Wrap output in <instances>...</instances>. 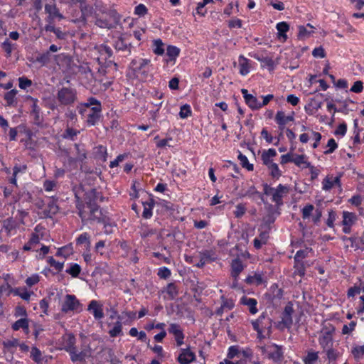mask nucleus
<instances>
[{"mask_svg":"<svg viewBox=\"0 0 364 364\" xmlns=\"http://www.w3.org/2000/svg\"><path fill=\"white\" fill-rule=\"evenodd\" d=\"M195 360V354L189 348L182 349L178 357V361L181 364H189Z\"/></svg>","mask_w":364,"mask_h":364,"instance_id":"20","label":"nucleus"},{"mask_svg":"<svg viewBox=\"0 0 364 364\" xmlns=\"http://www.w3.org/2000/svg\"><path fill=\"white\" fill-rule=\"evenodd\" d=\"M73 252V249L72 245H68L59 248L56 252V256L63 257L66 258L72 255Z\"/></svg>","mask_w":364,"mask_h":364,"instance_id":"43","label":"nucleus"},{"mask_svg":"<svg viewBox=\"0 0 364 364\" xmlns=\"http://www.w3.org/2000/svg\"><path fill=\"white\" fill-rule=\"evenodd\" d=\"M350 353L356 361L364 358V345L353 344L350 349Z\"/></svg>","mask_w":364,"mask_h":364,"instance_id":"29","label":"nucleus"},{"mask_svg":"<svg viewBox=\"0 0 364 364\" xmlns=\"http://www.w3.org/2000/svg\"><path fill=\"white\" fill-rule=\"evenodd\" d=\"M98 53H100L102 58L107 60L112 56L113 52L112 48L105 44H101L96 47Z\"/></svg>","mask_w":364,"mask_h":364,"instance_id":"30","label":"nucleus"},{"mask_svg":"<svg viewBox=\"0 0 364 364\" xmlns=\"http://www.w3.org/2000/svg\"><path fill=\"white\" fill-rule=\"evenodd\" d=\"M18 93V90L16 89H13L4 95V100L6 102V106L9 107H16L17 105L16 95Z\"/></svg>","mask_w":364,"mask_h":364,"instance_id":"26","label":"nucleus"},{"mask_svg":"<svg viewBox=\"0 0 364 364\" xmlns=\"http://www.w3.org/2000/svg\"><path fill=\"white\" fill-rule=\"evenodd\" d=\"M168 332L174 336L178 346H181L183 343L184 334L179 324L171 323Z\"/></svg>","mask_w":364,"mask_h":364,"instance_id":"13","label":"nucleus"},{"mask_svg":"<svg viewBox=\"0 0 364 364\" xmlns=\"http://www.w3.org/2000/svg\"><path fill=\"white\" fill-rule=\"evenodd\" d=\"M153 52L158 55L164 53V44L161 39H156L153 41Z\"/></svg>","mask_w":364,"mask_h":364,"instance_id":"44","label":"nucleus"},{"mask_svg":"<svg viewBox=\"0 0 364 364\" xmlns=\"http://www.w3.org/2000/svg\"><path fill=\"white\" fill-rule=\"evenodd\" d=\"M268 359L274 363H281L284 360V351L282 346L275 343L270 344L269 353Z\"/></svg>","mask_w":364,"mask_h":364,"instance_id":"8","label":"nucleus"},{"mask_svg":"<svg viewBox=\"0 0 364 364\" xmlns=\"http://www.w3.org/2000/svg\"><path fill=\"white\" fill-rule=\"evenodd\" d=\"M33 104L31 105V115L33 118V123L38 126L42 124V117H41V108L38 105L37 99L31 98Z\"/></svg>","mask_w":364,"mask_h":364,"instance_id":"19","label":"nucleus"},{"mask_svg":"<svg viewBox=\"0 0 364 364\" xmlns=\"http://www.w3.org/2000/svg\"><path fill=\"white\" fill-rule=\"evenodd\" d=\"M58 99L63 105H69L75 100V92L71 88L63 87L58 92Z\"/></svg>","mask_w":364,"mask_h":364,"instance_id":"7","label":"nucleus"},{"mask_svg":"<svg viewBox=\"0 0 364 364\" xmlns=\"http://www.w3.org/2000/svg\"><path fill=\"white\" fill-rule=\"evenodd\" d=\"M231 268V275L235 280H237L239 274L244 269L242 261L239 259H233L232 262Z\"/></svg>","mask_w":364,"mask_h":364,"instance_id":"24","label":"nucleus"},{"mask_svg":"<svg viewBox=\"0 0 364 364\" xmlns=\"http://www.w3.org/2000/svg\"><path fill=\"white\" fill-rule=\"evenodd\" d=\"M293 307L291 305H287L282 313V323L287 328H290L293 323L292 313Z\"/></svg>","mask_w":364,"mask_h":364,"instance_id":"22","label":"nucleus"},{"mask_svg":"<svg viewBox=\"0 0 364 364\" xmlns=\"http://www.w3.org/2000/svg\"><path fill=\"white\" fill-rule=\"evenodd\" d=\"M18 85L21 89H26L32 85V81L25 77L18 78Z\"/></svg>","mask_w":364,"mask_h":364,"instance_id":"61","label":"nucleus"},{"mask_svg":"<svg viewBox=\"0 0 364 364\" xmlns=\"http://www.w3.org/2000/svg\"><path fill=\"white\" fill-rule=\"evenodd\" d=\"M82 311V304L73 294H67L61 305V311L64 314L69 312L79 313Z\"/></svg>","mask_w":364,"mask_h":364,"instance_id":"4","label":"nucleus"},{"mask_svg":"<svg viewBox=\"0 0 364 364\" xmlns=\"http://www.w3.org/2000/svg\"><path fill=\"white\" fill-rule=\"evenodd\" d=\"M122 325L120 321H117L114 323V326L109 331V334L111 337H116L122 333Z\"/></svg>","mask_w":364,"mask_h":364,"instance_id":"48","label":"nucleus"},{"mask_svg":"<svg viewBox=\"0 0 364 364\" xmlns=\"http://www.w3.org/2000/svg\"><path fill=\"white\" fill-rule=\"evenodd\" d=\"M102 107H93L90 109L87 123L89 126H95L100 119Z\"/></svg>","mask_w":364,"mask_h":364,"instance_id":"15","label":"nucleus"},{"mask_svg":"<svg viewBox=\"0 0 364 364\" xmlns=\"http://www.w3.org/2000/svg\"><path fill=\"white\" fill-rule=\"evenodd\" d=\"M268 168L270 171V175L273 178H279L281 176V171L279 170L278 165L276 163L271 164V166H269Z\"/></svg>","mask_w":364,"mask_h":364,"instance_id":"54","label":"nucleus"},{"mask_svg":"<svg viewBox=\"0 0 364 364\" xmlns=\"http://www.w3.org/2000/svg\"><path fill=\"white\" fill-rule=\"evenodd\" d=\"M114 48L117 50L127 52L128 55L131 53V43L127 44L122 37L115 41Z\"/></svg>","mask_w":364,"mask_h":364,"instance_id":"27","label":"nucleus"},{"mask_svg":"<svg viewBox=\"0 0 364 364\" xmlns=\"http://www.w3.org/2000/svg\"><path fill=\"white\" fill-rule=\"evenodd\" d=\"M180 49L173 46H168L166 48V55L169 57L170 60H174L179 55Z\"/></svg>","mask_w":364,"mask_h":364,"instance_id":"46","label":"nucleus"},{"mask_svg":"<svg viewBox=\"0 0 364 364\" xmlns=\"http://www.w3.org/2000/svg\"><path fill=\"white\" fill-rule=\"evenodd\" d=\"M76 339L73 334H68L65 338L64 349L68 352L74 350L75 347Z\"/></svg>","mask_w":364,"mask_h":364,"instance_id":"37","label":"nucleus"},{"mask_svg":"<svg viewBox=\"0 0 364 364\" xmlns=\"http://www.w3.org/2000/svg\"><path fill=\"white\" fill-rule=\"evenodd\" d=\"M277 31H278V36L279 38H283L284 41H286L287 38V36L286 35V33L289 29V26L287 22L282 21L279 22L277 24L276 26Z\"/></svg>","mask_w":364,"mask_h":364,"instance_id":"36","label":"nucleus"},{"mask_svg":"<svg viewBox=\"0 0 364 364\" xmlns=\"http://www.w3.org/2000/svg\"><path fill=\"white\" fill-rule=\"evenodd\" d=\"M150 60L144 58H135L129 65L130 77L139 80H146L150 71Z\"/></svg>","mask_w":364,"mask_h":364,"instance_id":"1","label":"nucleus"},{"mask_svg":"<svg viewBox=\"0 0 364 364\" xmlns=\"http://www.w3.org/2000/svg\"><path fill=\"white\" fill-rule=\"evenodd\" d=\"M255 58L262 63L263 68H267L269 70L274 69V61L271 58L255 55Z\"/></svg>","mask_w":364,"mask_h":364,"instance_id":"41","label":"nucleus"},{"mask_svg":"<svg viewBox=\"0 0 364 364\" xmlns=\"http://www.w3.org/2000/svg\"><path fill=\"white\" fill-rule=\"evenodd\" d=\"M294 276H299L302 277L305 274V267L303 262H295Z\"/></svg>","mask_w":364,"mask_h":364,"instance_id":"52","label":"nucleus"},{"mask_svg":"<svg viewBox=\"0 0 364 364\" xmlns=\"http://www.w3.org/2000/svg\"><path fill=\"white\" fill-rule=\"evenodd\" d=\"M341 175L338 174L336 176H333V175H328L323 180V189L324 191H329L335 186H340V178Z\"/></svg>","mask_w":364,"mask_h":364,"instance_id":"17","label":"nucleus"},{"mask_svg":"<svg viewBox=\"0 0 364 364\" xmlns=\"http://www.w3.org/2000/svg\"><path fill=\"white\" fill-rule=\"evenodd\" d=\"M81 267L77 263H71L68 269H66V273L71 275L73 277H77L81 272Z\"/></svg>","mask_w":364,"mask_h":364,"instance_id":"45","label":"nucleus"},{"mask_svg":"<svg viewBox=\"0 0 364 364\" xmlns=\"http://www.w3.org/2000/svg\"><path fill=\"white\" fill-rule=\"evenodd\" d=\"M245 103L252 110L259 109L261 108L260 102L258 101L257 98L252 95L246 97Z\"/></svg>","mask_w":364,"mask_h":364,"instance_id":"40","label":"nucleus"},{"mask_svg":"<svg viewBox=\"0 0 364 364\" xmlns=\"http://www.w3.org/2000/svg\"><path fill=\"white\" fill-rule=\"evenodd\" d=\"M356 314L358 315H362L364 314V297L360 296L358 304L355 307Z\"/></svg>","mask_w":364,"mask_h":364,"instance_id":"64","label":"nucleus"},{"mask_svg":"<svg viewBox=\"0 0 364 364\" xmlns=\"http://www.w3.org/2000/svg\"><path fill=\"white\" fill-rule=\"evenodd\" d=\"M314 27L311 26L310 23H308L306 26H299V33L298 38L299 39H305L310 36V35L314 33Z\"/></svg>","mask_w":364,"mask_h":364,"instance_id":"28","label":"nucleus"},{"mask_svg":"<svg viewBox=\"0 0 364 364\" xmlns=\"http://www.w3.org/2000/svg\"><path fill=\"white\" fill-rule=\"evenodd\" d=\"M75 148L77 151L76 161H83L87 158V154L84 149H81L79 144H75Z\"/></svg>","mask_w":364,"mask_h":364,"instance_id":"56","label":"nucleus"},{"mask_svg":"<svg viewBox=\"0 0 364 364\" xmlns=\"http://www.w3.org/2000/svg\"><path fill=\"white\" fill-rule=\"evenodd\" d=\"M252 325L254 330L257 332V335L260 336L264 329L269 331L272 328V321L269 318H267L265 313H262L257 319L252 321Z\"/></svg>","mask_w":364,"mask_h":364,"instance_id":"6","label":"nucleus"},{"mask_svg":"<svg viewBox=\"0 0 364 364\" xmlns=\"http://www.w3.org/2000/svg\"><path fill=\"white\" fill-rule=\"evenodd\" d=\"M155 201L153 198H149L148 201L142 202L144 210L142 217L145 219H149L152 216V209L154 206Z\"/></svg>","mask_w":364,"mask_h":364,"instance_id":"25","label":"nucleus"},{"mask_svg":"<svg viewBox=\"0 0 364 364\" xmlns=\"http://www.w3.org/2000/svg\"><path fill=\"white\" fill-rule=\"evenodd\" d=\"M357 220V216L353 213L343 211V232L349 233L350 227L355 223Z\"/></svg>","mask_w":364,"mask_h":364,"instance_id":"12","label":"nucleus"},{"mask_svg":"<svg viewBox=\"0 0 364 364\" xmlns=\"http://www.w3.org/2000/svg\"><path fill=\"white\" fill-rule=\"evenodd\" d=\"M361 240L358 237H343V244L347 250H357L360 248Z\"/></svg>","mask_w":364,"mask_h":364,"instance_id":"16","label":"nucleus"},{"mask_svg":"<svg viewBox=\"0 0 364 364\" xmlns=\"http://www.w3.org/2000/svg\"><path fill=\"white\" fill-rule=\"evenodd\" d=\"M256 196L262 201H264L263 194L257 191V190L254 186H250L244 194V196L250 198H254Z\"/></svg>","mask_w":364,"mask_h":364,"instance_id":"49","label":"nucleus"},{"mask_svg":"<svg viewBox=\"0 0 364 364\" xmlns=\"http://www.w3.org/2000/svg\"><path fill=\"white\" fill-rule=\"evenodd\" d=\"M292 162L294 163L297 166L301 168L310 167V163L306 160V156L301 155H293Z\"/></svg>","mask_w":364,"mask_h":364,"instance_id":"38","label":"nucleus"},{"mask_svg":"<svg viewBox=\"0 0 364 364\" xmlns=\"http://www.w3.org/2000/svg\"><path fill=\"white\" fill-rule=\"evenodd\" d=\"M96 156L98 159L102 160L103 161H105L107 160V149L104 146H98L96 147Z\"/></svg>","mask_w":364,"mask_h":364,"instance_id":"53","label":"nucleus"},{"mask_svg":"<svg viewBox=\"0 0 364 364\" xmlns=\"http://www.w3.org/2000/svg\"><path fill=\"white\" fill-rule=\"evenodd\" d=\"M164 291L168 295L170 299H175L178 294V289L174 283H169Z\"/></svg>","mask_w":364,"mask_h":364,"instance_id":"42","label":"nucleus"},{"mask_svg":"<svg viewBox=\"0 0 364 364\" xmlns=\"http://www.w3.org/2000/svg\"><path fill=\"white\" fill-rule=\"evenodd\" d=\"M12 328L14 331H18L21 328L28 332V320L26 318H21L17 320L12 324Z\"/></svg>","mask_w":364,"mask_h":364,"instance_id":"39","label":"nucleus"},{"mask_svg":"<svg viewBox=\"0 0 364 364\" xmlns=\"http://www.w3.org/2000/svg\"><path fill=\"white\" fill-rule=\"evenodd\" d=\"M238 159L240 161V164L243 168H247L248 171L253 170V165L250 164L246 156L243 155L241 152L239 153Z\"/></svg>","mask_w":364,"mask_h":364,"instance_id":"50","label":"nucleus"},{"mask_svg":"<svg viewBox=\"0 0 364 364\" xmlns=\"http://www.w3.org/2000/svg\"><path fill=\"white\" fill-rule=\"evenodd\" d=\"M262 186L264 195L271 196L272 201L275 203L277 207L283 205V198L289 191V188L287 186L279 184L276 188H274L267 183H264Z\"/></svg>","mask_w":364,"mask_h":364,"instance_id":"2","label":"nucleus"},{"mask_svg":"<svg viewBox=\"0 0 364 364\" xmlns=\"http://www.w3.org/2000/svg\"><path fill=\"white\" fill-rule=\"evenodd\" d=\"M58 206L54 200H49L48 203L45 205V208L38 213L41 218H52L58 212Z\"/></svg>","mask_w":364,"mask_h":364,"instance_id":"10","label":"nucleus"},{"mask_svg":"<svg viewBox=\"0 0 364 364\" xmlns=\"http://www.w3.org/2000/svg\"><path fill=\"white\" fill-rule=\"evenodd\" d=\"M88 208L90 210V213L88 217L86 216L85 213L82 210H79V216L81 218L82 221L90 220L92 221H97L100 223H105V218L103 216L102 211L100 210L97 205L94 204V206H90Z\"/></svg>","mask_w":364,"mask_h":364,"instance_id":"5","label":"nucleus"},{"mask_svg":"<svg viewBox=\"0 0 364 364\" xmlns=\"http://www.w3.org/2000/svg\"><path fill=\"white\" fill-rule=\"evenodd\" d=\"M48 262L58 272H60L63 269L64 263L56 261L53 257H48Z\"/></svg>","mask_w":364,"mask_h":364,"instance_id":"55","label":"nucleus"},{"mask_svg":"<svg viewBox=\"0 0 364 364\" xmlns=\"http://www.w3.org/2000/svg\"><path fill=\"white\" fill-rule=\"evenodd\" d=\"M3 225L4 228L8 233H9L12 230H14L16 228L15 221L12 218L5 220L4 221Z\"/></svg>","mask_w":364,"mask_h":364,"instance_id":"59","label":"nucleus"},{"mask_svg":"<svg viewBox=\"0 0 364 364\" xmlns=\"http://www.w3.org/2000/svg\"><path fill=\"white\" fill-rule=\"evenodd\" d=\"M85 200L87 206L90 207L94 206V204L97 205L99 201H103L104 197L101 196L100 192L93 188L86 193Z\"/></svg>","mask_w":364,"mask_h":364,"instance_id":"14","label":"nucleus"},{"mask_svg":"<svg viewBox=\"0 0 364 364\" xmlns=\"http://www.w3.org/2000/svg\"><path fill=\"white\" fill-rule=\"evenodd\" d=\"M264 275L263 272H255L253 275H249L245 279V282L248 284L260 285L266 282Z\"/></svg>","mask_w":364,"mask_h":364,"instance_id":"21","label":"nucleus"},{"mask_svg":"<svg viewBox=\"0 0 364 364\" xmlns=\"http://www.w3.org/2000/svg\"><path fill=\"white\" fill-rule=\"evenodd\" d=\"M80 133L79 131L73 128L68 127L63 134L64 139L74 140L75 137Z\"/></svg>","mask_w":364,"mask_h":364,"instance_id":"51","label":"nucleus"},{"mask_svg":"<svg viewBox=\"0 0 364 364\" xmlns=\"http://www.w3.org/2000/svg\"><path fill=\"white\" fill-rule=\"evenodd\" d=\"M31 358L36 362L40 363L42 360L41 352L36 347H33L31 352Z\"/></svg>","mask_w":364,"mask_h":364,"instance_id":"57","label":"nucleus"},{"mask_svg":"<svg viewBox=\"0 0 364 364\" xmlns=\"http://www.w3.org/2000/svg\"><path fill=\"white\" fill-rule=\"evenodd\" d=\"M240 303L249 307V311L252 314H255L257 312V301L255 299L248 298L243 296L240 299Z\"/></svg>","mask_w":364,"mask_h":364,"instance_id":"23","label":"nucleus"},{"mask_svg":"<svg viewBox=\"0 0 364 364\" xmlns=\"http://www.w3.org/2000/svg\"><path fill=\"white\" fill-rule=\"evenodd\" d=\"M87 311L92 314L96 320H100L104 318L102 304H101L98 301H90L87 306Z\"/></svg>","mask_w":364,"mask_h":364,"instance_id":"11","label":"nucleus"},{"mask_svg":"<svg viewBox=\"0 0 364 364\" xmlns=\"http://www.w3.org/2000/svg\"><path fill=\"white\" fill-rule=\"evenodd\" d=\"M318 358V352L311 349L307 351L306 355L304 357L303 362L304 364H316Z\"/></svg>","mask_w":364,"mask_h":364,"instance_id":"32","label":"nucleus"},{"mask_svg":"<svg viewBox=\"0 0 364 364\" xmlns=\"http://www.w3.org/2000/svg\"><path fill=\"white\" fill-rule=\"evenodd\" d=\"M267 213L262 219V227L268 230L271 228V225L273 224L276 219V211L272 205L269 204L267 207Z\"/></svg>","mask_w":364,"mask_h":364,"instance_id":"9","label":"nucleus"},{"mask_svg":"<svg viewBox=\"0 0 364 364\" xmlns=\"http://www.w3.org/2000/svg\"><path fill=\"white\" fill-rule=\"evenodd\" d=\"M334 331L335 328L331 323H326L323 325V328L319 333L318 341L323 350L332 346Z\"/></svg>","mask_w":364,"mask_h":364,"instance_id":"3","label":"nucleus"},{"mask_svg":"<svg viewBox=\"0 0 364 364\" xmlns=\"http://www.w3.org/2000/svg\"><path fill=\"white\" fill-rule=\"evenodd\" d=\"M80 7L82 12V16L84 19H87L90 17L95 18L97 16L96 12L92 6H88L86 4H82Z\"/></svg>","mask_w":364,"mask_h":364,"instance_id":"34","label":"nucleus"},{"mask_svg":"<svg viewBox=\"0 0 364 364\" xmlns=\"http://www.w3.org/2000/svg\"><path fill=\"white\" fill-rule=\"evenodd\" d=\"M45 11L48 14L57 16L59 19L63 18V16L60 13L54 1L45 5Z\"/></svg>","mask_w":364,"mask_h":364,"instance_id":"33","label":"nucleus"},{"mask_svg":"<svg viewBox=\"0 0 364 364\" xmlns=\"http://www.w3.org/2000/svg\"><path fill=\"white\" fill-rule=\"evenodd\" d=\"M191 114V107L188 105H184L181 106V110L179 112V116L182 119L187 118Z\"/></svg>","mask_w":364,"mask_h":364,"instance_id":"60","label":"nucleus"},{"mask_svg":"<svg viewBox=\"0 0 364 364\" xmlns=\"http://www.w3.org/2000/svg\"><path fill=\"white\" fill-rule=\"evenodd\" d=\"M326 353L327 359L329 363L335 362L339 356V353L329 346L324 350Z\"/></svg>","mask_w":364,"mask_h":364,"instance_id":"47","label":"nucleus"},{"mask_svg":"<svg viewBox=\"0 0 364 364\" xmlns=\"http://www.w3.org/2000/svg\"><path fill=\"white\" fill-rule=\"evenodd\" d=\"M77 245H83L87 243L90 245V237L88 233L84 232L79 235V237L76 240Z\"/></svg>","mask_w":364,"mask_h":364,"instance_id":"63","label":"nucleus"},{"mask_svg":"<svg viewBox=\"0 0 364 364\" xmlns=\"http://www.w3.org/2000/svg\"><path fill=\"white\" fill-rule=\"evenodd\" d=\"M294 118L293 115L286 116L285 113L283 111H278L275 116V121L279 125V128L280 130H283L284 129L285 125L289 122L294 121Z\"/></svg>","mask_w":364,"mask_h":364,"instance_id":"18","label":"nucleus"},{"mask_svg":"<svg viewBox=\"0 0 364 364\" xmlns=\"http://www.w3.org/2000/svg\"><path fill=\"white\" fill-rule=\"evenodd\" d=\"M94 18L95 19V25H97L100 28H111V24L107 19L99 18L97 17V16H96Z\"/></svg>","mask_w":364,"mask_h":364,"instance_id":"58","label":"nucleus"},{"mask_svg":"<svg viewBox=\"0 0 364 364\" xmlns=\"http://www.w3.org/2000/svg\"><path fill=\"white\" fill-rule=\"evenodd\" d=\"M240 73L242 75H246L250 72L249 60L243 55H240L238 59Z\"/></svg>","mask_w":364,"mask_h":364,"instance_id":"31","label":"nucleus"},{"mask_svg":"<svg viewBox=\"0 0 364 364\" xmlns=\"http://www.w3.org/2000/svg\"><path fill=\"white\" fill-rule=\"evenodd\" d=\"M73 362H82L85 360L87 353L85 350L78 352L77 348L68 353Z\"/></svg>","mask_w":364,"mask_h":364,"instance_id":"35","label":"nucleus"},{"mask_svg":"<svg viewBox=\"0 0 364 364\" xmlns=\"http://www.w3.org/2000/svg\"><path fill=\"white\" fill-rule=\"evenodd\" d=\"M361 291V287L360 286H357L356 284L353 287H351L348 289L347 291V296L348 298L354 297L355 295H358Z\"/></svg>","mask_w":364,"mask_h":364,"instance_id":"62","label":"nucleus"}]
</instances>
